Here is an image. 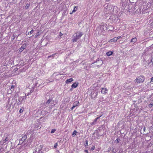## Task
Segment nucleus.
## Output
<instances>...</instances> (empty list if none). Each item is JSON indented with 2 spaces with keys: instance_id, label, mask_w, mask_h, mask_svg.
Segmentation results:
<instances>
[{
  "instance_id": "obj_2",
  "label": "nucleus",
  "mask_w": 153,
  "mask_h": 153,
  "mask_svg": "<svg viewBox=\"0 0 153 153\" xmlns=\"http://www.w3.org/2000/svg\"><path fill=\"white\" fill-rule=\"evenodd\" d=\"M145 78L143 76H140L137 77L135 80V82L137 83H140L143 82L144 81Z\"/></svg>"
},
{
  "instance_id": "obj_32",
  "label": "nucleus",
  "mask_w": 153,
  "mask_h": 153,
  "mask_svg": "<svg viewBox=\"0 0 153 153\" xmlns=\"http://www.w3.org/2000/svg\"><path fill=\"white\" fill-rule=\"evenodd\" d=\"M116 140L117 141V143H119V141H120V139L119 138H117Z\"/></svg>"
},
{
  "instance_id": "obj_12",
  "label": "nucleus",
  "mask_w": 153,
  "mask_h": 153,
  "mask_svg": "<svg viewBox=\"0 0 153 153\" xmlns=\"http://www.w3.org/2000/svg\"><path fill=\"white\" fill-rule=\"evenodd\" d=\"M78 84V82H76L72 85L71 87L72 88H75L77 86Z\"/></svg>"
},
{
  "instance_id": "obj_28",
  "label": "nucleus",
  "mask_w": 153,
  "mask_h": 153,
  "mask_svg": "<svg viewBox=\"0 0 153 153\" xmlns=\"http://www.w3.org/2000/svg\"><path fill=\"white\" fill-rule=\"evenodd\" d=\"M153 105V103H150V104H149L148 105V106L149 108H151L152 107Z\"/></svg>"
},
{
  "instance_id": "obj_47",
  "label": "nucleus",
  "mask_w": 153,
  "mask_h": 153,
  "mask_svg": "<svg viewBox=\"0 0 153 153\" xmlns=\"http://www.w3.org/2000/svg\"><path fill=\"white\" fill-rule=\"evenodd\" d=\"M84 151H85V152H86V149H85Z\"/></svg>"
},
{
  "instance_id": "obj_46",
  "label": "nucleus",
  "mask_w": 153,
  "mask_h": 153,
  "mask_svg": "<svg viewBox=\"0 0 153 153\" xmlns=\"http://www.w3.org/2000/svg\"><path fill=\"white\" fill-rule=\"evenodd\" d=\"M70 90H71V91H72V88H71L70 89Z\"/></svg>"
},
{
  "instance_id": "obj_24",
  "label": "nucleus",
  "mask_w": 153,
  "mask_h": 153,
  "mask_svg": "<svg viewBox=\"0 0 153 153\" xmlns=\"http://www.w3.org/2000/svg\"><path fill=\"white\" fill-rule=\"evenodd\" d=\"M56 53H54L52 55H51L50 56H49L48 57V58H53L55 56V55L56 54Z\"/></svg>"
},
{
  "instance_id": "obj_30",
  "label": "nucleus",
  "mask_w": 153,
  "mask_h": 153,
  "mask_svg": "<svg viewBox=\"0 0 153 153\" xmlns=\"http://www.w3.org/2000/svg\"><path fill=\"white\" fill-rule=\"evenodd\" d=\"M145 10H146V9H144V8H143L142 9V13H145Z\"/></svg>"
},
{
  "instance_id": "obj_44",
  "label": "nucleus",
  "mask_w": 153,
  "mask_h": 153,
  "mask_svg": "<svg viewBox=\"0 0 153 153\" xmlns=\"http://www.w3.org/2000/svg\"><path fill=\"white\" fill-rule=\"evenodd\" d=\"M8 91V92H11V91H10V89Z\"/></svg>"
},
{
  "instance_id": "obj_39",
  "label": "nucleus",
  "mask_w": 153,
  "mask_h": 153,
  "mask_svg": "<svg viewBox=\"0 0 153 153\" xmlns=\"http://www.w3.org/2000/svg\"><path fill=\"white\" fill-rule=\"evenodd\" d=\"M63 34L61 32H60L59 33V36L61 37L62 36Z\"/></svg>"
},
{
  "instance_id": "obj_15",
  "label": "nucleus",
  "mask_w": 153,
  "mask_h": 153,
  "mask_svg": "<svg viewBox=\"0 0 153 153\" xmlns=\"http://www.w3.org/2000/svg\"><path fill=\"white\" fill-rule=\"evenodd\" d=\"M118 39L116 37H114L113 39H111L109 42H115Z\"/></svg>"
},
{
  "instance_id": "obj_20",
  "label": "nucleus",
  "mask_w": 153,
  "mask_h": 153,
  "mask_svg": "<svg viewBox=\"0 0 153 153\" xmlns=\"http://www.w3.org/2000/svg\"><path fill=\"white\" fill-rule=\"evenodd\" d=\"M14 88H15L14 85H12V86H11L10 89L11 92H13L14 91Z\"/></svg>"
},
{
  "instance_id": "obj_27",
  "label": "nucleus",
  "mask_w": 153,
  "mask_h": 153,
  "mask_svg": "<svg viewBox=\"0 0 153 153\" xmlns=\"http://www.w3.org/2000/svg\"><path fill=\"white\" fill-rule=\"evenodd\" d=\"M56 130V129H52L51 131V133L53 134V133H54Z\"/></svg>"
},
{
  "instance_id": "obj_42",
  "label": "nucleus",
  "mask_w": 153,
  "mask_h": 153,
  "mask_svg": "<svg viewBox=\"0 0 153 153\" xmlns=\"http://www.w3.org/2000/svg\"><path fill=\"white\" fill-rule=\"evenodd\" d=\"M75 8L73 10L72 12H75L76 11V10H75Z\"/></svg>"
},
{
  "instance_id": "obj_29",
  "label": "nucleus",
  "mask_w": 153,
  "mask_h": 153,
  "mask_svg": "<svg viewBox=\"0 0 153 153\" xmlns=\"http://www.w3.org/2000/svg\"><path fill=\"white\" fill-rule=\"evenodd\" d=\"M33 30H32L31 31H30V32H28V34H29V33H30V34H31L33 33Z\"/></svg>"
},
{
  "instance_id": "obj_40",
  "label": "nucleus",
  "mask_w": 153,
  "mask_h": 153,
  "mask_svg": "<svg viewBox=\"0 0 153 153\" xmlns=\"http://www.w3.org/2000/svg\"><path fill=\"white\" fill-rule=\"evenodd\" d=\"M112 152H115V151H114V148H113V149L112 150Z\"/></svg>"
},
{
  "instance_id": "obj_31",
  "label": "nucleus",
  "mask_w": 153,
  "mask_h": 153,
  "mask_svg": "<svg viewBox=\"0 0 153 153\" xmlns=\"http://www.w3.org/2000/svg\"><path fill=\"white\" fill-rule=\"evenodd\" d=\"M57 146H58V143H56L54 145V148H56L57 147Z\"/></svg>"
},
{
  "instance_id": "obj_9",
  "label": "nucleus",
  "mask_w": 153,
  "mask_h": 153,
  "mask_svg": "<svg viewBox=\"0 0 153 153\" xmlns=\"http://www.w3.org/2000/svg\"><path fill=\"white\" fill-rule=\"evenodd\" d=\"M79 105V102L78 101L75 102L73 104L72 107L71 108V110H72L76 107L77 106Z\"/></svg>"
},
{
  "instance_id": "obj_4",
  "label": "nucleus",
  "mask_w": 153,
  "mask_h": 153,
  "mask_svg": "<svg viewBox=\"0 0 153 153\" xmlns=\"http://www.w3.org/2000/svg\"><path fill=\"white\" fill-rule=\"evenodd\" d=\"M10 138V137L8 136L5 139L2 140L0 141V143H3V145H6L9 142V140Z\"/></svg>"
},
{
  "instance_id": "obj_22",
  "label": "nucleus",
  "mask_w": 153,
  "mask_h": 153,
  "mask_svg": "<svg viewBox=\"0 0 153 153\" xmlns=\"http://www.w3.org/2000/svg\"><path fill=\"white\" fill-rule=\"evenodd\" d=\"M137 41V39L136 38H134L131 39V42L135 43Z\"/></svg>"
},
{
  "instance_id": "obj_43",
  "label": "nucleus",
  "mask_w": 153,
  "mask_h": 153,
  "mask_svg": "<svg viewBox=\"0 0 153 153\" xmlns=\"http://www.w3.org/2000/svg\"><path fill=\"white\" fill-rule=\"evenodd\" d=\"M146 129V128L145 127H144V128H143V130L144 131H145V130Z\"/></svg>"
},
{
  "instance_id": "obj_53",
  "label": "nucleus",
  "mask_w": 153,
  "mask_h": 153,
  "mask_svg": "<svg viewBox=\"0 0 153 153\" xmlns=\"http://www.w3.org/2000/svg\"><path fill=\"white\" fill-rule=\"evenodd\" d=\"M110 150H111V148H110Z\"/></svg>"
},
{
  "instance_id": "obj_6",
  "label": "nucleus",
  "mask_w": 153,
  "mask_h": 153,
  "mask_svg": "<svg viewBox=\"0 0 153 153\" xmlns=\"http://www.w3.org/2000/svg\"><path fill=\"white\" fill-rule=\"evenodd\" d=\"M98 92H96L95 91H91L90 95L91 98H96Z\"/></svg>"
},
{
  "instance_id": "obj_16",
  "label": "nucleus",
  "mask_w": 153,
  "mask_h": 153,
  "mask_svg": "<svg viewBox=\"0 0 153 153\" xmlns=\"http://www.w3.org/2000/svg\"><path fill=\"white\" fill-rule=\"evenodd\" d=\"M102 115H101L99 117H97L96 118H95L93 122L91 123V125H94L96 123V121H97V120L99 119V118L101 117Z\"/></svg>"
},
{
  "instance_id": "obj_21",
  "label": "nucleus",
  "mask_w": 153,
  "mask_h": 153,
  "mask_svg": "<svg viewBox=\"0 0 153 153\" xmlns=\"http://www.w3.org/2000/svg\"><path fill=\"white\" fill-rule=\"evenodd\" d=\"M19 36V35H18V36H17L16 35H13V36L11 37V40L12 41L13 40H14V39H15V37H16L17 38Z\"/></svg>"
},
{
  "instance_id": "obj_54",
  "label": "nucleus",
  "mask_w": 153,
  "mask_h": 153,
  "mask_svg": "<svg viewBox=\"0 0 153 153\" xmlns=\"http://www.w3.org/2000/svg\"><path fill=\"white\" fill-rule=\"evenodd\" d=\"M27 153V152H26V153Z\"/></svg>"
},
{
  "instance_id": "obj_49",
  "label": "nucleus",
  "mask_w": 153,
  "mask_h": 153,
  "mask_svg": "<svg viewBox=\"0 0 153 153\" xmlns=\"http://www.w3.org/2000/svg\"><path fill=\"white\" fill-rule=\"evenodd\" d=\"M84 63H83V62H82V64L83 65H84Z\"/></svg>"
},
{
  "instance_id": "obj_36",
  "label": "nucleus",
  "mask_w": 153,
  "mask_h": 153,
  "mask_svg": "<svg viewBox=\"0 0 153 153\" xmlns=\"http://www.w3.org/2000/svg\"><path fill=\"white\" fill-rule=\"evenodd\" d=\"M37 83H36L35 85H34V86H33V88H34L37 85Z\"/></svg>"
},
{
  "instance_id": "obj_41",
  "label": "nucleus",
  "mask_w": 153,
  "mask_h": 153,
  "mask_svg": "<svg viewBox=\"0 0 153 153\" xmlns=\"http://www.w3.org/2000/svg\"><path fill=\"white\" fill-rule=\"evenodd\" d=\"M91 123H88V124H87V125L88 126H90V124H91Z\"/></svg>"
},
{
  "instance_id": "obj_35",
  "label": "nucleus",
  "mask_w": 153,
  "mask_h": 153,
  "mask_svg": "<svg viewBox=\"0 0 153 153\" xmlns=\"http://www.w3.org/2000/svg\"><path fill=\"white\" fill-rule=\"evenodd\" d=\"M34 88L33 87V88L32 89H31L30 90V93H32L33 92V89H34Z\"/></svg>"
},
{
  "instance_id": "obj_14",
  "label": "nucleus",
  "mask_w": 153,
  "mask_h": 153,
  "mask_svg": "<svg viewBox=\"0 0 153 153\" xmlns=\"http://www.w3.org/2000/svg\"><path fill=\"white\" fill-rule=\"evenodd\" d=\"M40 123H38L36 124L35 125V128L36 129H39L41 128V127L40 126Z\"/></svg>"
},
{
  "instance_id": "obj_11",
  "label": "nucleus",
  "mask_w": 153,
  "mask_h": 153,
  "mask_svg": "<svg viewBox=\"0 0 153 153\" xmlns=\"http://www.w3.org/2000/svg\"><path fill=\"white\" fill-rule=\"evenodd\" d=\"M26 48V44H24L22 45L21 47L20 48L19 51L21 52L23 50Z\"/></svg>"
},
{
  "instance_id": "obj_18",
  "label": "nucleus",
  "mask_w": 153,
  "mask_h": 153,
  "mask_svg": "<svg viewBox=\"0 0 153 153\" xmlns=\"http://www.w3.org/2000/svg\"><path fill=\"white\" fill-rule=\"evenodd\" d=\"M2 143L0 144V153L4 151V148L2 147Z\"/></svg>"
},
{
  "instance_id": "obj_52",
  "label": "nucleus",
  "mask_w": 153,
  "mask_h": 153,
  "mask_svg": "<svg viewBox=\"0 0 153 153\" xmlns=\"http://www.w3.org/2000/svg\"><path fill=\"white\" fill-rule=\"evenodd\" d=\"M15 98H16V97Z\"/></svg>"
},
{
  "instance_id": "obj_13",
  "label": "nucleus",
  "mask_w": 153,
  "mask_h": 153,
  "mask_svg": "<svg viewBox=\"0 0 153 153\" xmlns=\"http://www.w3.org/2000/svg\"><path fill=\"white\" fill-rule=\"evenodd\" d=\"M107 89L105 88H102V89L101 92L103 94H105L107 92Z\"/></svg>"
},
{
  "instance_id": "obj_3",
  "label": "nucleus",
  "mask_w": 153,
  "mask_h": 153,
  "mask_svg": "<svg viewBox=\"0 0 153 153\" xmlns=\"http://www.w3.org/2000/svg\"><path fill=\"white\" fill-rule=\"evenodd\" d=\"M54 103V100H53V98L51 96V97H49V99L46 101V102L44 103V104L45 106H48V105L49 104L51 105L54 104V105H55V104Z\"/></svg>"
},
{
  "instance_id": "obj_10",
  "label": "nucleus",
  "mask_w": 153,
  "mask_h": 153,
  "mask_svg": "<svg viewBox=\"0 0 153 153\" xmlns=\"http://www.w3.org/2000/svg\"><path fill=\"white\" fill-rule=\"evenodd\" d=\"M24 97H20L19 98L18 100V101L17 102V104L18 105H20L22 103V101L23 100Z\"/></svg>"
},
{
  "instance_id": "obj_38",
  "label": "nucleus",
  "mask_w": 153,
  "mask_h": 153,
  "mask_svg": "<svg viewBox=\"0 0 153 153\" xmlns=\"http://www.w3.org/2000/svg\"><path fill=\"white\" fill-rule=\"evenodd\" d=\"M151 62L152 63V65H153V59H151Z\"/></svg>"
},
{
  "instance_id": "obj_34",
  "label": "nucleus",
  "mask_w": 153,
  "mask_h": 153,
  "mask_svg": "<svg viewBox=\"0 0 153 153\" xmlns=\"http://www.w3.org/2000/svg\"><path fill=\"white\" fill-rule=\"evenodd\" d=\"M153 82V77H152L151 79V81L150 82Z\"/></svg>"
},
{
  "instance_id": "obj_7",
  "label": "nucleus",
  "mask_w": 153,
  "mask_h": 153,
  "mask_svg": "<svg viewBox=\"0 0 153 153\" xmlns=\"http://www.w3.org/2000/svg\"><path fill=\"white\" fill-rule=\"evenodd\" d=\"M95 63H97V65L98 66H101L103 63L102 61L101 60L97 59L96 62Z\"/></svg>"
},
{
  "instance_id": "obj_37",
  "label": "nucleus",
  "mask_w": 153,
  "mask_h": 153,
  "mask_svg": "<svg viewBox=\"0 0 153 153\" xmlns=\"http://www.w3.org/2000/svg\"><path fill=\"white\" fill-rule=\"evenodd\" d=\"M23 110H22V109H21L19 111V112L20 113H21L23 112Z\"/></svg>"
},
{
  "instance_id": "obj_1",
  "label": "nucleus",
  "mask_w": 153,
  "mask_h": 153,
  "mask_svg": "<svg viewBox=\"0 0 153 153\" xmlns=\"http://www.w3.org/2000/svg\"><path fill=\"white\" fill-rule=\"evenodd\" d=\"M27 136L26 134L24 135L21 138L19 139V144L22 145V146H25L27 141L26 139L27 138Z\"/></svg>"
},
{
  "instance_id": "obj_50",
  "label": "nucleus",
  "mask_w": 153,
  "mask_h": 153,
  "mask_svg": "<svg viewBox=\"0 0 153 153\" xmlns=\"http://www.w3.org/2000/svg\"><path fill=\"white\" fill-rule=\"evenodd\" d=\"M111 28H113V27H112V26H111Z\"/></svg>"
},
{
  "instance_id": "obj_17",
  "label": "nucleus",
  "mask_w": 153,
  "mask_h": 153,
  "mask_svg": "<svg viewBox=\"0 0 153 153\" xmlns=\"http://www.w3.org/2000/svg\"><path fill=\"white\" fill-rule=\"evenodd\" d=\"M73 78H70L69 79H67L66 80L65 82H66V83H69L70 82H71L72 81H73Z\"/></svg>"
},
{
  "instance_id": "obj_25",
  "label": "nucleus",
  "mask_w": 153,
  "mask_h": 153,
  "mask_svg": "<svg viewBox=\"0 0 153 153\" xmlns=\"http://www.w3.org/2000/svg\"><path fill=\"white\" fill-rule=\"evenodd\" d=\"M30 5V3H28L25 6V8L26 9H27V8H29Z\"/></svg>"
},
{
  "instance_id": "obj_19",
  "label": "nucleus",
  "mask_w": 153,
  "mask_h": 153,
  "mask_svg": "<svg viewBox=\"0 0 153 153\" xmlns=\"http://www.w3.org/2000/svg\"><path fill=\"white\" fill-rule=\"evenodd\" d=\"M113 53V51H108L106 53V54L108 56H109L112 55Z\"/></svg>"
},
{
  "instance_id": "obj_5",
  "label": "nucleus",
  "mask_w": 153,
  "mask_h": 153,
  "mask_svg": "<svg viewBox=\"0 0 153 153\" xmlns=\"http://www.w3.org/2000/svg\"><path fill=\"white\" fill-rule=\"evenodd\" d=\"M40 146H37L33 151V153H42Z\"/></svg>"
},
{
  "instance_id": "obj_51",
  "label": "nucleus",
  "mask_w": 153,
  "mask_h": 153,
  "mask_svg": "<svg viewBox=\"0 0 153 153\" xmlns=\"http://www.w3.org/2000/svg\"><path fill=\"white\" fill-rule=\"evenodd\" d=\"M86 152H87V153H88V152L87 150Z\"/></svg>"
},
{
  "instance_id": "obj_8",
  "label": "nucleus",
  "mask_w": 153,
  "mask_h": 153,
  "mask_svg": "<svg viewBox=\"0 0 153 153\" xmlns=\"http://www.w3.org/2000/svg\"><path fill=\"white\" fill-rule=\"evenodd\" d=\"M79 39V37H78L77 33H76L74 35V38L72 39L73 42H77V40Z\"/></svg>"
},
{
  "instance_id": "obj_33",
  "label": "nucleus",
  "mask_w": 153,
  "mask_h": 153,
  "mask_svg": "<svg viewBox=\"0 0 153 153\" xmlns=\"http://www.w3.org/2000/svg\"><path fill=\"white\" fill-rule=\"evenodd\" d=\"M94 149H95V147H94V146H93L91 148V150H92V151H93V150H94Z\"/></svg>"
},
{
  "instance_id": "obj_48",
  "label": "nucleus",
  "mask_w": 153,
  "mask_h": 153,
  "mask_svg": "<svg viewBox=\"0 0 153 153\" xmlns=\"http://www.w3.org/2000/svg\"><path fill=\"white\" fill-rule=\"evenodd\" d=\"M86 144H87V145L88 144V142H87V143H86Z\"/></svg>"
},
{
  "instance_id": "obj_23",
  "label": "nucleus",
  "mask_w": 153,
  "mask_h": 153,
  "mask_svg": "<svg viewBox=\"0 0 153 153\" xmlns=\"http://www.w3.org/2000/svg\"><path fill=\"white\" fill-rule=\"evenodd\" d=\"M76 33H77L78 37L79 39L82 35V32H80V33L77 32Z\"/></svg>"
},
{
  "instance_id": "obj_45",
  "label": "nucleus",
  "mask_w": 153,
  "mask_h": 153,
  "mask_svg": "<svg viewBox=\"0 0 153 153\" xmlns=\"http://www.w3.org/2000/svg\"><path fill=\"white\" fill-rule=\"evenodd\" d=\"M42 118H43V117H41L40 118V119L41 120H41V119H42Z\"/></svg>"
},
{
  "instance_id": "obj_26",
  "label": "nucleus",
  "mask_w": 153,
  "mask_h": 153,
  "mask_svg": "<svg viewBox=\"0 0 153 153\" xmlns=\"http://www.w3.org/2000/svg\"><path fill=\"white\" fill-rule=\"evenodd\" d=\"M77 132L76 130H74L72 134V135L73 137H74L75 135L76 134Z\"/></svg>"
}]
</instances>
